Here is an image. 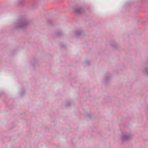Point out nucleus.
<instances>
[{
    "mask_svg": "<svg viewBox=\"0 0 148 148\" xmlns=\"http://www.w3.org/2000/svg\"><path fill=\"white\" fill-rule=\"evenodd\" d=\"M28 22L25 19L20 20L17 23L16 26L19 28H23L28 25Z\"/></svg>",
    "mask_w": 148,
    "mask_h": 148,
    "instance_id": "obj_1",
    "label": "nucleus"
},
{
    "mask_svg": "<svg viewBox=\"0 0 148 148\" xmlns=\"http://www.w3.org/2000/svg\"><path fill=\"white\" fill-rule=\"evenodd\" d=\"M60 46L62 48H64V40L63 41H61L60 42Z\"/></svg>",
    "mask_w": 148,
    "mask_h": 148,
    "instance_id": "obj_2",
    "label": "nucleus"
},
{
    "mask_svg": "<svg viewBox=\"0 0 148 148\" xmlns=\"http://www.w3.org/2000/svg\"><path fill=\"white\" fill-rule=\"evenodd\" d=\"M63 34V33L61 31L57 33V35L59 36H61Z\"/></svg>",
    "mask_w": 148,
    "mask_h": 148,
    "instance_id": "obj_3",
    "label": "nucleus"
},
{
    "mask_svg": "<svg viewBox=\"0 0 148 148\" xmlns=\"http://www.w3.org/2000/svg\"><path fill=\"white\" fill-rule=\"evenodd\" d=\"M75 12L76 13H78L79 12L78 11H76Z\"/></svg>",
    "mask_w": 148,
    "mask_h": 148,
    "instance_id": "obj_4",
    "label": "nucleus"
},
{
    "mask_svg": "<svg viewBox=\"0 0 148 148\" xmlns=\"http://www.w3.org/2000/svg\"><path fill=\"white\" fill-rule=\"evenodd\" d=\"M20 2L22 4V1H20Z\"/></svg>",
    "mask_w": 148,
    "mask_h": 148,
    "instance_id": "obj_5",
    "label": "nucleus"
}]
</instances>
